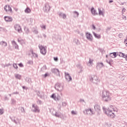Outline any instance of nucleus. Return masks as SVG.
<instances>
[{"mask_svg":"<svg viewBox=\"0 0 127 127\" xmlns=\"http://www.w3.org/2000/svg\"><path fill=\"white\" fill-rule=\"evenodd\" d=\"M101 97L103 101L109 102L111 100L110 97V92L108 90H103L101 93Z\"/></svg>","mask_w":127,"mask_h":127,"instance_id":"1","label":"nucleus"},{"mask_svg":"<svg viewBox=\"0 0 127 127\" xmlns=\"http://www.w3.org/2000/svg\"><path fill=\"white\" fill-rule=\"evenodd\" d=\"M90 81L93 84H95V85H98L100 83V79L96 75H93L90 77Z\"/></svg>","mask_w":127,"mask_h":127,"instance_id":"2","label":"nucleus"},{"mask_svg":"<svg viewBox=\"0 0 127 127\" xmlns=\"http://www.w3.org/2000/svg\"><path fill=\"white\" fill-rule=\"evenodd\" d=\"M55 88L57 91H59V92H61V91H63L64 89V85L61 83H57L55 84Z\"/></svg>","mask_w":127,"mask_h":127,"instance_id":"3","label":"nucleus"},{"mask_svg":"<svg viewBox=\"0 0 127 127\" xmlns=\"http://www.w3.org/2000/svg\"><path fill=\"white\" fill-rule=\"evenodd\" d=\"M32 108V112L33 113H40V110H39V107H38V106L35 104H33Z\"/></svg>","mask_w":127,"mask_h":127,"instance_id":"4","label":"nucleus"},{"mask_svg":"<svg viewBox=\"0 0 127 127\" xmlns=\"http://www.w3.org/2000/svg\"><path fill=\"white\" fill-rule=\"evenodd\" d=\"M104 112L108 116V117H112V110L110 109V108H108V109H106L105 107H103L102 108Z\"/></svg>","mask_w":127,"mask_h":127,"instance_id":"5","label":"nucleus"},{"mask_svg":"<svg viewBox=\"0 0 127 127\" xmlns=\"http://www.w3.org/2000/svg\"><path fill=\"white\" fill-rule=\"evenodd\" d=\"M14 28L15 30H17V32H18L19 33H21V32H22V29L21 28V26H20V24H15L14 25Z\"/></svg>","mask_w":127,"mask_h":127,"instance_id":"6","label":"nucleus"},{"mask_svg":"<svg viewBox=\"0 0 127 127\" xmlns=\"http://www.w3.org/2000/svg\"><path fill=\"white\" fill-rule=\"evenodd\" d=\"M39 48L40 50V53L43 55H46V53L47 52V51L46 50V48L45 47H43V46H39Z\"/></svg>","mask_w":127,"mask_h":127,"instance_id":"7","label":"nucleus"},{"mask_svg":"<svg viewBox=\"0 0 127 127\" xmlns=\"http://www.w3.org/2000/svg\"><path fill=\"white\" fill-rule=\"evenodd\" d=\"M38 97H39L40 99H44L45 98V94L43 91H36Z\"/></svg>","mask_w":127,"mask_h":127,"instance_id":"8","label":"nucleus"},{"mask_svg":"<svg viewBox=\"0 0 127 127\" xmlns=\"http://www.w3.org/2000/svg\"><path fill=\"white\" fill-rule=\"evenodd\" d=\"M50 5H49V3H46L45 4V6L43 7V11L45 12H49L50 10Z\"/></svg>","mask_w":127,"mask_h":127,"instance_id":"9","label":"nucleus"},{"mask_svg":"<svg viewBox=\"0 0 127 127\" xmlns=\"http://www.w3.org/2000/svg\"><path fill=\"white\" fill-rule=\"evenodd\" d=\"M10 120H11L12 122L16 124V125H17V124H18V123H19L20 122L19 119H18V118L15 117H10Z\"/></svg>","mask_w":127,"mask_h":127,"instance_id":"10","label":"nucleus"},{"mask_svg":"<svg viewBox=\"0 0 127 127\" xmlns=\"http://www.w3.org/2000/svg\"><path fill=\"white\" fill-rule=\"evenodd\" d=\"M4 9L6 12H7V11H9L10 12L12 13V9H11V7L9 5H5Z\"/></svg>","mask_w":127,"mask_h":127,"instance_id":"11","label":"nucleus"},{"mask_svg":"<svg viewBox=\"0 0 127 127\" xmlns=\"http://www.w3.org/2000/svg\"><path fill=\"white\" fill-rule=\"evenodd\" d=\"M64 75L65 76V79L67 81L69 82L72 80V77H71V76H70L69 73L65 72Z\"/></svg>","mask_w":127,"mask_h":127,"instance_id":"12","label":"nucleus"},{"mask_svg":"<svg viewBox=\"0 0 127 127\" xmlns=\"http://www.w3.org/2000/svg\"><path fill=\"white\" fill-rule=\"evenodd\" d=\"M51 98L55 100V101H59V100H60V96H58V97L56 96V95L55 94V93H53V94H52V95L51 96Z\"/></svg>","mask_w":127,"mask_h":127,"instance_id":"13","label":"nucleus"},{"mask_svg":"<svg viewBox=\"0 0 127 127\" xmlns=\"http://www.w3.org/2000/svg\"><path fill=\"white\" fill-rule=\"evenodd\" d=\"M86 38L89 40V41H93V36H92V34L90 33H86Z\"/></svg>","mask_w":127,"mask_h":127,"instance_id":"14","label":"nucleus"},{"mask_svg":"<svg viewBox=\"0 0 127 127\" xmlns=\"http://www.w3.org/2000/svg\"><path fill=\"white\" fill-rule=\"evenodd\" d=\"M83 113H84V114H86V115H93V111H92L91 109H86L85 110V111H84Z\"/></svg>","mask_w":127,"mask_h":127,"instance_id":"15","label":"nucleus"},{"mask_svg":"<svg viewBox=\"0 0 127 127\" xmlns=\"http://www.w3.org/2000/svg\"><path fill=\"white\" fill-rule=\"evenodd\" d=\"M104 67V64L103 63L98 62L96 64V68L99 69Z\"/></svg>","mask_w":127,"mask_h":127,"instance_id":"16","label":"nucleus"},{"mask_svg":"<svg viewBox=\"0 0 127 127\" xmlns=\"http://www.w3.org/2000/svg\"><path fill=\"white\" fill-rule=\"evenodd\" d=\"M52 73H54V74H56L57 75H60V71L58 68H53L52 69Z\"/></svg>","mask_w":127,"mask_h":127,"instance_id":"17","label":"nucleus"},{"mask_svg":"<svg viewBox=\"0 0 127 127\" xmlns=\"http://www.w3.org/2000/svg\"><path fill=\"white\" fill-rule=\"evenodd\" d=\"M94 110L96 112H100L101 111V107H100V105H98V104H95L94 105Z\"/></svg>","mask_w":127,"mask_h":127,"instance_id":"18","label":"nucleus"},{"mask_svg":"<svg viewBox=\"0 0 127 127\" xmlns=\"http://www.w3.org/2000/svg\"><path fill=\"white\" fill-rule=\"evenodd\" d=\"M4 20L5 21L11 22V21H12V18L9 16H5Z\"/></svg>","mask_w":127,"mask_h":127,"instance_id":"19","label":"nucleus"},{"mask_svg":"<svg viewBox=\"0 0 127 127\" xmlns=\"http://www.w3.org/2000/svg\"><path fill=\"white\" fill-rule=\"evenodd\" d=\"M91 12L92 14H93V15H97V14H98L97 11H96L94 7H92L91 8Z\"/></svg>","mask_w":127,"mask_h":127,"instance_id":"20","label":"nucleus"},{"mask_svg":"<svg viewBox=\"0 0 127 127\" xmlns=\"http://www.w3.org/2000/svg\"><path fill=\"white\" fill-rule=\"evenodd\" d=\"M11 44H12V45H14V46L15 47V49H17V50L19 49L18 45H17L16 42H15L14 41H11Z\"/></svg>","mask_w":127,"mask_h":127,"instance_id":"21","label":"nucleus"},{"mask_svg":"<svg viewBox=\"0 0 127 127\" xmlns=\"http://www.w3.org/2000/svg\"><path fill=\"white\" fill-rule=\"evenodd\" d=\"M17 41H18V42L20 44H21V45H23V44H25V43L24 42V41L22 39H21V38H18V39H17Z\"/></svg>","mask_w":127,"mask_h":127,"instance_id":"22","label":"nucleus"},{"mask_svg":"<svg viewBox=\"0 0 127 127\" xmlns=\"http://www.w3.org/2000/svg\"><path fill=\"white\" fill-rule=\"evenodd\" d=\"M76 67L77 68H78V69H79V70H80L79 73H81V72L83 71V66H82V65H81V64H78L76 65Z\"/></svg>","mask_w":127,"mask_h":127,"instance_id":"23","label":"nucleus"},{"mask_svg":"<svg viewBox=\"0 0 127 127\" xmlns=\"http://www.w3.org/2000/svg\"><path fill=\"white\" fill-rule=\"evenodd\" d=\"M0 45H1L2 47H5V46H7V43L6 42L2 41L0 42Z\"/></svg>","mask_w":127,"mask_h":127,"instance_id":"24","label":"nucleus"},{"mask_svg":"<svg viewBox=\"0 0 127 127\" xmlns=\"http://www.w3.org/2000/svg\"><path fill=\"white\" fill-rule=\"evenodd\" d=\"M73 42L75 43L76 45H80V44H81L80 41H79V39H74Z\"/></svg>","mask_w":127,"mask_h":127,"instance_id":"25","label":"nucleus"},{"mask_svg":"<svg viewBox=\"0 0 127 127\" xmlns=\"http://www.w3.org/2000/svg\"><path fill=\"white\" fill-rule=\"evenodd\" d=\"M93 61H94L93 60H92L90 58L88 63H87V66H92V64H93Z\"/></svg>","mask_w":127,"mask_h":127,"instance_id":"26","label":"nucleus"},{"mask_svg":"<svg viewBox=\"0 0 127 127\" xmlns=\"http://www.w3.org/2000/svg\"><path fill=\"white\" fill-rule=\"evenodd\" d=\"M32 32L34 33L35 34H38V31L37 30V29L35 28H32L31 29Z\"/></svg>","mask_w":127,"mask_h":127,"instance_id":"27","label":"nucleus"},{"mask_svg":"<svg viewBox=\"0 0 127 127\" xmlns=\"http://www.w3.org/2000/svg\"><path fill=\"white\" fill-rule=\"evenodd\" d=\"M94 36L95 37V38H97V39H100L101 38V35H98L95 33V32H93Z\"/></svg>","mask_w":127,"mask_h":127,"instance_id":"28","label":"nucleus"},{"mask_svg":"<svg viewBox=\"0 0 127 127\" xmlns=\"http://www.w3.org/2000/svg\"><path fill=\"white\" fill-rule=\"evenodd\" d=\"M59 16L61 17H63V18H64V19H65V18H66V14L63 13H60L59 14Z\"/></svg>","mask_w":127,"mask_h":127,"instance_id":"29","label":"nucleus"},{"mask_svg":"<svg viewBox=\"0 0 127 127\" xmlns=\"http://www.w3.org/2000/svg\"><path fill=\"white\" fill-rule=\"evenodd\" d=\"M24 31H25V33L26 34H28L29 32H30V31L29 30V29L26 27H24Z\"/></svg>","mask_w":127,"mask_h":127,"instance_id":"30","label":"nucleus"},{"mask_svg":"<svg viewBox=\"0 0 127 127\" xmlns=\"http://www.w3.org/2000/svg\"><path fill=\"white\" fill-rule=\"evenodd\" d=\"M15 77L16 79H18L19 80H20V79H21V75L18 74H15Z\"/></svg>","mask_w":127,"mask_h":127,"instance_id":"31","label":"nucleus"},{"mask_svg":"<svg viewBox=\"0 0 127 127\" xmlns=\"http://www.w3.org/2000/svg\"><path fill=\"white\" fill-rule=\"evenodd\" d=\"M31 11V10H30V8H29V7H27L25 9V12H26V13H30Z\"/></svg>","mask_w":127,"mask_h":127,"instance_id":"32","label":"nucleus"},{"mask_svg":"<svg viewBox=\"0 0 127 127\" xmlns=\"http://www.w3.org/2000/svg\"><path fill=\"white\" fill-rule=\"evenodd\" d=\"M31 52L32 53V56L33 57H36V58H37V57H38V55L34 53H33V50H31Z\"/></svg>","mask_w":127,"mask_h":127,"instance_id":"33","label":"nucleus"},{"mask_svg":"<svg viewBox=\"0 0 127 127\" xmlns=\"http://www.w3.org/2000/svg\"><path fill=\"white\" fill-rule=\"evenodd\" d=\"M46 69H47V67H46V65H44L41 68V71H42V72H44V71H45V70H46Z\"/></svg>","mask_w":127,"mask_h":127,"instance_id":"34","label":"nucleus"},{"mask_svg":"<svg viewBox=\"0 0 127 127\" xmlns=\"http://www.w3.org/2000/svg\"><path fill=\"white\" fill-rule=\"evenodd\" d=\"M118 55H119V56L120 57H123L124 58L125 57V54H124L122 52H119V53H118Z\"/></svg>","mask_w":127,"mask_h":127,"instance_id":"35","label":"nucleus"},{"mask_svg":"<svg viewBox=\"0 0 127 127\" xmlns=\"http://www.w3.org/2000/svg\"><path fill=\"white\" fill-rule=\"evenodd\" d=\"M26 82H27V83H29V84H30L31 83V79L29 78H26L25 79Z\"/></svg>","mask_w":127,"mask_h":127,"instance_id":"36","label":"nucleus"},{"mask_svg":"<svg viewBox=\"0 0 127 127\" xmlns=\"http://www.w3.org/2000/svg\"><path fill=\"white\" fill-rule=\"evenodd\" d=\"M55 117H56L57 118H62V117H61V115L59 114L58 113L56 112V113L55 114Z\"/></svg>","mask_w":127,"mask_h":127,"instance_id":"37","label":"nucleus"},{"mask_svg":"<svg viewBox=\"0 0 127 127\" xmlns=\"http://www.w3.org/2000/svg\"><path fill=\"white\" fill-rule=\"evenodd\" d=\"M0 31H4V32H6L7 30L3 27H0Z\"/></svg>","mask_w":127,"mask_h":127,"instance_id":"38","label":"nucleus"},{"mask_svg":"<svg viewBox=\"0 0 127 127\" xmlns=\"http://www.w3.org/2000/svg\"><path fill=\"white\" fill-rule=\"evenodd\" d=\"M11 102L12 105H15V103H16V101L14 100V99H11Z\"/></svg>","mask_w":127,"mask_h":127,"instance_id":"39","label":"nucleus"},{"mask_svg":"<svg viewBox=\"0 0 127 127\" xmlns=\"http://www.w3.org/2000/svg\"><path fill=\"white\" fill-rule=\"evenodd\" d=\"M73 13L75 17H78L79 16V12H78L77 11H74L73 12Z\"/></svg>","mask_w":127,"mask_h":127,"instance_id":"40","label":"nucleus"},{"mask_svg":"<svg viewBox=\"0 0 127 127\" xmlns=\"http://www.w3.org/2000/svg\"><path fill=\"white\" fill-rule=\"evenodd\" d=\"M55 39H56L57 40H61V36H59V35H58L57 36H56V37H55Z\"/></svg>","mask_w":127,"mask_h":127,"instance_id":"41","label":"nucleus"},{"mask_svg":"<svg viewBox=\"0 0 127 127\" xmlns=\"http://www.w3.org/2000/svg\"><path fill=\"white\" fill-rule=\"evenodd\" d=\"M106 62L107 63H108V64H109V65H110V66H112V61L111 60H106Z\"/></svg>","mask_w":127,"mask_h":127,"instance_id":"42","label":"nucleus"},{"mask_svg":"<svg viewBox=\"0 0 127 127\" xmlns=\"http://www.w3.org/2000/svg\"><path fill=\"white\" fill-rule=\"evenodd\" d=\"M98 11L99 15H103V11H101V9L98 8Z\"/></svg>","mask_w":127,"mask_h":127,"instance_id":"43","label":"nucleus"},{"mask_svg":"<svg viewBox=\"0 0 127 127\" xmlns=\"http://www.w3.org/2000/svg\"><path fill=\"white\" fill-rule=\"evenodd\" d=\"M28 64H29L30 65H32L33 64V61L31 60L28 61Z\"/></svg>","mask_w":127,"mask_h":127,"instance_id":"44","label":"nucleus"},{"mask_svg":"<svg viewBox=\"0 0 127 127\" xmlns=\"http://www.w3.org/2000/svg\"><path fill=\"white\" fill-rule=\"evenodd\" d=\"M37 104H38L39 105H41V104H42V101L39 99H38L37 101Z\"/></svg>","mask_w":127,"mask_h":127,"instance_id":"45","label":"nucleus"},{"mask_svg":"<svg viewBox=\"0 0 127 127\" xmlns=\"http://www.w3.org/2000/svg\"><path fill=\"white\" fill-rule=\"evenodd\" d=\"M13 66L14 67V68H15V69H17V68H18V67L17 66V64H13Z\"/></svg>","mask_w":127,"mask_h":127,"instance_id":"46","label":"nucleus"},{"mask_svg":"<svg viewBox=\"0 0 127 127\" xmlns=\"http://www.w3.org/2000/svg\"><path fill=\"white\" fill-rule=\"evenodd\" d=\"M112 54L114 56L113 58H116V57H117V53L116 52L112 53Z\"/></svg>","mask_w":127,"mask_h":127,"instance_id":"47","label":"nucleus"},{"mask_svg":"<svg viewBox=\"0 0 127 127\" xmlns=\"http://www.w3.org/2000/svg\"><path fill=\"white\" fill-rule=\"evenodd\" d=\"M41 28H43V29H46V26L44 25H41Z\"/></svg>","mask_w":127,"mask_h":127,"instance_id":"48","label":"nucleus"},{"mask_svg":"<svg viewBox=\"0 0 127 127\" xmlns=\"http://www.w3.org/2000/svg\"><path fill=\"white\" fill-rule=\"evenodd\" d=\"M20 111H21V113H24V108L23 107H21L20 108Z\"/></svg>","mask_w":127,"mask_h":127,"instance_id":"49","label":"nucleus"},{"mask_svg":"<svg viewBox=\"0 0 127 127\" xmlns=\"http://www.w3.org/2000/svg\"><path fill=\"white\" fill-rule=\"evenodd\" d=\"M54 61H56V62H57L58 61V57H54Z\"/></svg>","mask_w":127,"mask_h":127,"instance_id":"50","label":"nucleus"},{"mask_svg":"<svg viewBox=\"0 0 127 127\" xmlns=\"http://www.w3.org/2000/svg\"><path fill=\"white\" fill-rule=\"evenodd\" d=\"M122 18H123V19H124V20H127V16H125V15L122 16Z\"/></svg>","mask_w":127,"mask_h":127,"instance_id":"51","label":"nucleus"},{"mask_svg":"<svg viewBox=\"0 0 127 127\" xmlns=\"http://www.w3.org/2000/svg\"><path fill=\"white\" fill-rule=\"evenodd\" d=\"M3 114V110L0 109V115H2Z\"/></svg>","mask_w":127,"mask_h":127,"instance_id":"52","label":"nucleus"},{"mask_svg":"<svg viewBox=\"0 0 127 127\" xmlns=\"http://www.w3.org/2000/svg\"><path fill=\"white\" fill-rule=\"evenodd\" d=\"M113 111H114V112H117V111H118V109H117V108H116V107H113Z\"/></svg>","mask_w":127,"mask_h":127,"instance_id":"53","label":"nucleus"},{"mask_svg":"<svg viewBox=\"0 0 127 127\" xmlns=\"http://www.w3.org/2000/svg\"><path fill=\"white\" fill-rule=\"evenodd\" d=\"M124 43H125L126 46H127V39L125 40Z\"/></svg>","mask_w":127,"mask_h":127,"instance_id":"54","label":"nucleus"},{"mask_svg":"<svg viewBox=\"0 0 127 127\" xmlns=\"http://www.w3.org/2000/svg\"><path fill=\"white\" fill-rule=\"evenodd\" d=\"M49 75V74L48 73H46L44 75V77H45V78H46V77H47V76H48Z\"/></svg>","mask_w":127,"mask_h":127,"instance_id":"55","label":"nucleus"},{"mask_svg":"<svg viewBox=\"0 0 127 127\" xmlns=\"http://www.w3.org/2000/svg\"><path fill=\"white\" fill-rule=\"evenodd\" d=\"M18 65H19V67H23V64H22V63H21L19 64Z\"/></svg>","mask_w":127,"mask_h":127,"instance_id":"56","label":"nucleus"},{"mask_svg":"<svg viewBox=\"0 0 127 127\" xmlns=\"http://www.w3.org/2000/svg\"><path fill=\"white\" fill-rule=\"evenodd\" d=\"M4 99L5 101H8V98H7V96H6V95L4 96Z\"/></svg>","mask_w":127,"mask_h":127,"instance_id":"57","label":"nucleus"},{"mask_svg":"<svg viewBox=\"0 0 127 127\" xmlns=\"http://www.w3.org/2000/svg\"><path fill=\"white\" fill-rule=\"evenodd\" d=\"M126 12V8H124L122 10V13H125Z\"/></svg>","mask_w":127,"mask_h":127,"instance_id":"58","label":"nucleus"},{"mask_svg":"<svg viewBox=\"0 0 127 127\" xmlns=\"http://www.w3.org/2000/svg\"><path fill=\"white\" fill-rule=\"evenodd\" d=\"M12 95H18V92H13V93H12Z\"/></svg>","mask_w":127,"mask_h":127,"instance_id":"59","label":"nucleus"},{"mask_svg":"<svg viewBox=\"0 0 127 127\" xmlns=\"http://www.w3.org/2000/svg\"><path fill=\"white\" fill-rule=\"evenodd\" d=\"M71 115H76V113H75V111H71Z\"/></svg>","mask_w":127,"mask_h":127,"instance_id":"60","label":"nucleus"},{"mask_svg":"<svg viewBox=\"0 0 127 127\" xmlns=\"http://www.w3.org/2000/svg\"><path fill=\"white\" fill-rule=\"evenodd\" d=\"M126 61H127V55H125L124 58Z\"/></svg>","mask_w":127,"mask_h":127,"instance_id":"61","label":"nucleus"},{"mask_svg":"<svg viewBox=\"0 0 127 127\" xmlns=\"http://www.w3.org/2000/svg\"><path fill=\"white\" fill-rule=\"evenodd\" d=\"M92 28L94 30L96 29V26H95L94 24L92 25Z\"/></svg>","mask_w":127,"mask_h":127,"instance_id":"62","label":"nucleus"},{"mask_svg":"<svg viewBox=\"0 0 127 127\" xmlns=\"http://www.w3.org/2000/svg\"><path fill=\"white\" fill-rule=\"evenodd\" d=\"M43 36L44 37V38H46V37H47V36H46V35L44 33L43 34Z\"/></svg>","mask_w":127,"mask_h":127,"instance_id":"63","label":"nucleus"},{"mask_svg":"<svg viewBox=\"0 0 127 127\" xmlns=\"http://www.w3.org/2000/svg\"><path fill=\"white\" fill-rule=\"evenodd\" d=\"M80 102H85V100H84L83 99H80Z\"/></svg>","mask_w":127,"mask_h":127,"instance_id":"64","label":"nucleus"}]
</instances>
